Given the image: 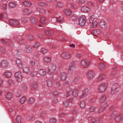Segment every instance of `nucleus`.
Instances as JSON below:
<instances>
[{
    "instance_id": "f257e3e1",
    "label": "nucleus",
    "mask_w": 123,
    "mask_h": 123,
    "mask_svg": "<svg viewBox=\"0 0 123 123\" xmlns=\"http://www.w3.org/2000/svg\"><path fill=\"white\" fill-rule=\"evenodd\" d=\"M56 69V66L55 63H52L49 67L47 73L50 75L52 74Z\"/></svg>"
},
{
    "instance_id": "f03ea898",
    "label": "nucleus",
    "mask_w": 123,
    "mask_h": 123,
    "mask_svg": "<svg viewBox=\"0 0 123 123\" xmlns=\"http://www.w3.org/2000/svg\"><path fill=\"white\" fill-rule=\"evenodd\" d=\"M110 112L109 115L110 118H114L115 116L117 115L118 112L114 110V107H112L110 109Z\"/></svg>"
},
{
    "instance_id": "7ed1b4c3",
    "label": "nucleus",
    "mask_w": 123,
    "mask_h": 123,
    "mask_svg": "<svg viewBox=\"0 0 123 123\" xmlns=\"http://www.w3.org/2000/svg\"><path fill=\"white\" fill-rule=\"evenodd\" d=\"M107 86V85L106 83H103L99 85L98 88V92L99 93H102L106 90Z\"/></svg>"
},
{
    "instance_id": "20e7f679",
    "label": "nucleus",
    "mask_w": 123,
    "mask_h": 123,
    "mask_svg": "<svg viewBox=\"0 0 123 123\" xmlns=\"http://www.w3.org/2000/svg\"><path fill=\"white\" fill-rule=\"evenodd\" d=\"M86 21L85 16H83L80 17L79 19V25L81 26H84Z\"/></svg>"
},
{
    "instance_id": "39448f33",
    "label": "nucleus",
    "mask_w": 123,
    "mask_h": 123,
    "mask_svg": "<svg viewBox=\"0 0 123 123\" xmlns=\"http://www.w3.org/2000/svg\"><path fill=\"white\" fill-rule=\"evenodd\" d=\"M90 64V61L88 59H83L81 61V65L83 66L84 68H85L88 66Z\"/></svg>"
},
{
    "instance_id": "423d86ee",
    "label": "nucleus",
    "mask_w": 123,
    "mask_h": 123,
    "mask_svg": "<svg viewBox=\"0 0 123 123\" xmlns=\"http://www.w3.org/2000/svg\"><path fill=\"white\" fill-rule=\"evenodd\" d=\"M15 77L17 81L19 82L21 81L22 77L20 72H18L16 73L15 74Z\"/></svg>"
},
{
    "instance_id": "0eeeda50",
    "label": "nucleus",
    "mask_w": 123,
    "mask_h": 123,
    "mask_svg": "<svg viewBox=\"0 0 123 123\" xmlns=\"http://www.w3.org/2000/svg\"><path fill=\"white\" fill-rule=\"evenodd\" d=\"M75 66V63L74 62H73L70 63L68 69V72L69 73L71 74L72 73Z\"/></svg>"
},
{
    "instance_id": "6e6552de",
    "label": "nucleus",
    "mask_w": 123,
    "mask_h": 123,
    "mask_svg": "<svg viewBox=\"0 0 123 123\" xmlns=\"http://www.w3.org/2000/svg\"><path fill=\"white\" fill-rule=\"evenodd\" d=\"M61 56L64 59H68L71 58V55L69 52H64L61 55Z\"/></svg>"
},
{
    "instance_id": "1a4fd4ad",
    "label": "nucleus",
    "mask_w": 123,
    "mask_h": 123,
    "mask_svg": "<svg viewBox=\"0 0 123 123\" xmlns=\"http://www.w3.org/2000/svg\"><path fill=\"white\" fill-rule=\"evenodd\" d=\"M94 72L90 70L88 71L86 74V75L87 77L89 79H91L94 77Z\"/></svg>"
},
{
    "instance_id": "9d476101",
    "label": "nucleus",
    "mask_w": 123,
    "mask_h": 123,
    "mask_svg": "<svg viewBox=\"0 0 123 123\" xmlns=\"http://www.w3.org/2000/svg\"><path fill=\"white\" fill-rule=\"evenodd\" d=\"M67 77V74L64 72L60 73L59 75V78L61 80H65Z\"/></svg>"
},
{
    "instance_id": "9b49d317",
    "label": "nucleus",
    "mask_w": 123,
    "mask_h": 123,
    "mask_svg": "<svg viewBox=\"0 0 123 123\" xmlns=\"http://www.w3.org/2000/svg\"><path fill=\"white\" fill-rule=\"evenodd\" d=\"M25 50L27 53L30 54L32 53L33 49L30 46L26 45L25 47Z\"/></svg>"
},
{
    "instance_id": "f8f14e48",
    "label": "nucleus",
    "mask_w": 123,
    "mask_h": 123,
    "mask_svg": "<svg viewBox=\"0 0 123 123\" xmlns=\"http://www.w3.org/2000/svg\"><path fill=\"white\" fill-rule=\"evenodd\" d=\"M10 24L12 26L18 25L19 24L16 20H11L9 21Z\"/></svg>"
},
{
    "instance_id": "ddd939ff",
    "label": "nucleus",
    "mask_w": 123,
    "mask_h": 123,
    "mask_svg": "<svg viewBox=\"0 0 123 123\" xmlns=\"http://www.w3.org/2000/svg\"><path fill=\"white\" fill-rule=\"evenodd\" d=\"M53 32L52 31L48 30H46L45 31V34L48 37L52 36L53 35Z\"/></svg>"
},
{
    "instance_id": "4468645a",
    "label": "nucleus",
    "mask_w": 123,
    "mask_h": 123,
    "mask_svg": "<svg viewBox=\"0 0 123 123\" xmlns=\"http://www.w3.org/2000/svg\"><path fill=\"white\" fill-rule=\"evenodd\" d=\"M81 11L84 12H87L90 11L91 9L87 6L82 7L81 8Z\"/></svg>"
},
{
    "instance_id": "2eb2a0df",
    "label": "nucleus",
    "mask_w": 123,
    "mask_h": 123,
    "mask_svg": "<svg viewBox=\"0 0 123 123\" xmlns=\"http://www.w3.org/2000/svg\"><path fill=\"white\" fill-rule=\"evenodd\" d=\"M106 100V96L105 95H103L100 97L99 99V102L100 103L104 102Z\"/></svg>"
},
{
    "instance_id": "dca6fc26",
    "label": "nucleus",
    "mask_w": 123,
    "mask_h": 123,
    "mask_svg": "<svg viewBox=\"0 0 123 123\" xmlns=\"http://www.w3.org/2000/svg\"><path fill=\"white\" fill-rule=\"evenodd\" d=\"M38 73L40 75L44 76L45 75L46 73V72L45 69H41L38 71Z\"/></svg>"
},
{
    "instance_id": "f3484780",
    "label": "nucleus",
    "mask_w": 123,
    "mask_h": 123,
    "mask_svg": "<svg viewBox=\"0 0 123 123\" xmlns=\"http://www.w3.org/2000/svg\"><path fill=\"white\" fill-rule=\"evenodd\" d=\"M98 66L99 69L102 71L104 70L106 68L105 65L102 63H99Z\"/></svg>"
},
{
    "instance_id": "a211bd4d",
    "label": "nucleus",
    "mask_w": 123,
    "mask_h": 123,
    "mask_svg": "<svg viewBox=\"0 0 123 123\" xmlns=\"http://www.w3.org/2000/svg\"><path fill=\"white\" fill-rule=\"evenodd\" d=\"M79 90L77 89H74L72 90V94L73 95L74 97H77L78 95Z\"/></svg>"
},
{
    "instance_id": "6ab92c4d",
    "label": "nucleus",
    "mask_w": 123,
    "mask_h": 123,
    "mask_svg": "<svg viewBox=\"0 0 123 123\" xmlns=\"http://www.w3.org/2000/svg\"><path fill=\"white\" fill-rule=\"evenodd\" d=\"M117 91V89L114 86H113L111 90V95H113L115 94Z\"/></svg>"
},
{
    "instance_id": "aec40b11",
    "label": "nucleus",
    "mask_w": 123,
    "mask_h": 123,
    "mask_svg": "<svg viewBox=\"0 0 123 123\" xmlns=\"http://www.w3.org/2000/svg\"><path fill=\"white\" fill-rule=\"evenodd\" d=\"M100 25L103 29H105L107 27V24L104 21H102L100 23Z\"/></svg>"
},
{
    "instance_id": "412c9836",
    "label": "nucleus",
    "mask_w": 123,
    "mask_h": 123,
    "mask_svg": "<svg viewBox=\"0 0 123 123\" xmlns=\"http://www.w3.org/2000/svg\"><path fill=\"white\" fill-rule=\"evenodd\" d=\"M106 77V76L105 74H101L99 75L97 80L98 81L101 80L105 79Z\"/></svg>"
},
{
    "instance_id": "4be33fe9",
    "label": "nucleus",
    "mask_w": 123,
    "mask_h": 123,
    "mask_svg": "<svg viewBox=\"0 0 123 123\" xmlns=\"http://www.w3.org/2000/svg\"><path fill=\"white\" fill-rule=\"evenodd\" d=\"M79 80V77L78 76H76L73 79L72 81V83L74 84H77L79 83L78 81Z\"/></svg>"
},
{
    "instance_id": "5701e85b",
    "label": "nucleus",
    "mask_w": 123,
    "mask_h": 123,
    "mask_svg": "<svg viewBox=\"0 0 123 123\" xmlns=\"http://www.w3.org/2000/svg\"><path fill=\"white\" fill-rule=\"evenodd\" d=\"M22 4L23 5L27 7H30L32 5V4L31 2L27 1L23 2Z\"/></svg>"
},
{
    "instance_id": "b1692460",
    "label": "nucleus",
    "mask_w": 123,
    "mask_h": 123,
    "mask_svg": "<svg viewBox=\"0 0 123 123\" xmlns=\"http://www.w3.org/2000/svg\"><path fill=\"white\" fill-rule=\"evenodd\" d=\"M8 64L7 61L6 60L2 61L1 63V66L4 68L8 66Z\"/></svg>"
},
{
    "instance_id": "393cba45",
    "label": "nucleus",
    "mask_w": 123,
    "mask_h": 123,
    "mask_svg": "<svg viewBox=\"0 0 123 123\" xmlns=\"http://www.w3.org/2000/svg\"><path fill=\"white\" fill-rule=\"evenodd\" d=\"M123 116L122 115L119 114L117 115L116 118V122H119L121 120L123 117Z\"/></svg>"
},
{
    "instance_id": "a878e982",
    "label": "nucleus",
    "mask_w": 123,
    "mask_h": 123,
    "mask_svg": "<svg viewBox=\"0 0 123 123\" xmlns=\"http://www.w3.org/2000/svg\"><path fill=\"white\" fill-rule=\"evenodd\" d=\"M43 60L44 62L47 63L51 62V59L49 57H45L43 58Z\"/></svg>"
},
{
    "instance_id": "bb28decb",
    "label": "nucleus",
    "mask_w": 123,
    "mask_h": 123,
    "mask_svg": "<svg viewBox=\"0 0 123 123\" xmlns=\"http://www.w3.org/2000/svg\"><path fill=\"white\" fill-rule=\"evenodd\" d=\"M100 31L98 30H96L93 31L92 32V34L94 35V37H97V36L99 33Z\"/></svg>"
},
{
    "instance_id": "cd10ccee",
    "label": "nucleus",
    "mask_w": 123,
    "mask_h": 123,
    "mask_svg": "<svg viewBox=\"0 0 123 123\" xmlns=\"http://www.w3.org/2000/svg\"><path fill=\"white\" fill-rule=\"evenodd\" d=\"M16 63L19 68H21L22 67V63L21 60L19 59H18L16 61Z\"/></svg>"
},
{
    "instance_id": "c85d7f7f",
    "label": "nucleus",
    "mask_w": 123,
    "mask_h": 123,
    "mask_svg": "<svg viewBox=\"0 0 123 123\" xmlns=\"http://www.w3.org/2000/svg\"><path fill=\"white\" fill-rule=\"evenodd\" d=\"M63 12L66 15L69 16L71 14L72 12L70 9H67L65 10Z\"/></svg>"
},
{
    "instance_id": "c756f323",
    "label": "nucleus",
    "mask_w": 123,
    "mask_h": 123,
    "mask_svg": "<svg viewBox=\"0 0 123 123\" xmlns=\"http://www.w3.org/2000/svg\"><path fill=\"white\" fill-rule=\"evenodd\" d=\"M47 86L49 87H51L52 86L53 84L51 80L48 79L46 81Z\"/></svg>"
},
{
    "instance_id": "7c9ffc66",
    "label": "nucleus",
    "mask_w": 123,
    "mask_h": 123,
    "mask_svg": "<svg viewBox=\"0 0 123 123\" xmlns=\"http://www.w3.org/2000/svg\"><path fill=\"white\" fill-rule=\"evenodd\" d=\"M72 88H69L66 94V97H68L70 96L71 94L72 93Z\"/></svg>"
},
{
    "instance_id": "2f4dec72",
    "label": "nucleus",
    "mask_w": 123,
    "mask_h": 123,
    "mask_svg": "<svg viewBox=\"0 0 123 123\" xmlns=\"http://www.w3.org/2000/svg\"><path fill=\"white\" fill-rule=\"evenodd\" d=\"M12 97V93L10 92H8L6 96V98L8 99H11Z\"/></svg>"
},
{
    "instance_id": "473e14b6",
    "label": "nucleus",
    "mask_w": 123,
    "mask_h": 123,
    "mask_svg": "<svg viewBox=\"0 0 123 123\" xmlns=\"http://www.w3.org/2000/svg\"><path fill=\"white\" fill-rule=\"evenodd\" d=\"M49 122L50 123H55L57 122V120L55 118H51L49 119Z\"/></svg>"
},
{
    "instance_id": "72a5a7b5",
    "label": "nucleus",
    "mask_w": 123,
    "mask_h": 123,
    "mask_svg": "<svg viewBox=\"0 0 123 123\" xmlns=\"http://www.w3.org/2000/svg\"><path fill=\"white\" fill-rule=\"evenodd\" d=\"M40 22L42 24H45L46 23V21L45 18L43 17L41 18L40 19Z\"/></svg>"
},
{
    "instance_id": "f704fd0d",
    "label": "nucleus",
    "mask_w": 123,
    "mask_h": 123,
    "mask_svg": "<svg viewBox=\"0 0 123 123\" xmlns=\"http://www.w3.org/2000/svg\"><path fill=\"white\" fill-rule=\"evenodd\" d=\"M26 100V98L25 97H23L20 99L19 102L20 103L23 104L24 103Z\"/></svg>"
},
{
    "instance_id": "c9c22d12",
    "label": "nucleus",
    "mask_w": 123,
    "mask_h": 123,
    "mask_svg": "<svg viewBox=\"0 0 123 123\" xmlns=\"http://www.w3.org/2000/svg\"><path fill=\"white\" fill-rule=\"evenodd\" d=\"M86 103L83 101H81L80 104V106L81 108H83L86 106Z\"/></svg>"
},
{
    "instance_id": "e433bc0d",
    "label": "nucleus",
    "mask_w": 123,
    "mask_h": 123,
    "mask_svg": "<svg viewBox=\"0 0 123 123\" xmlns=\"http://www.w3.org/2000/svg\"><path fill=\"white\" fill-rule=\"evenodd\" d=\"M34 102V99L33 98H29L28 101V104H33Z\"/></svg>"
},
{
    "instance_id": "4c0bfd02",
    "label": "nucleus",
    "mask_w": 123,
    "mask_h": 123,
    "mask_svg": "<svg viewBox=\"0 0 123 123\" xmlns=\"http://www.w3.org/2000/svg\"><path fill=\"white\" fill-rule=\"evenodd\" d=\"M92 123H101L102 122L101 120L97 119L94 118L92 120Z\"/></svg>"
},
{
    "instance_id": "58836bf2",
    "label": "nucleus",
    "mask_w": 123,
    "mask_h": 123,
    "mask_svg": "<svg viewBox=\"0 0 123 123\" xmlns=\"http://www.w3.org/2000/svg\"><path fill=\"white\" fill-rule=\"evenodd\" d=\"M24 12L25 14H29L32 12V10L31 9H25L24 10Z\"/></svg>"
},
{
    "instance_id": "ea45409f",
    "label": "nucleus",
    "mask_w": 123,
    "mask_h": 123,
    "mask_svg": "<svg viewBox=\"0 0 123 123\" xmlns=\"http://www.w3.org/2000/svg\"><path fill=\"white\" fill-rule=\"evenodd\" d=\"M40 44L39 43L36 42L34 43L33 45V48L37 49L40 46Z\"/></svg>"
},
{
    "instance_id": "a19ab883",
    "label": "nucleus",
    "mask_w": 123,
    "mask_h": 123,
    "mask_svg": "<svg viewBox=\"0 0 123 123\" xmlns=\"http://www.w3.org/2000/svg\"><path fill=\"white\" fill-rule=\"evenodd\" d=\"M40 52L43 54H46L48 52V50L44 48H42L41 49Z\"/></svg>"
},
{
    "instance_id": "79ce46f5",
    "label": "nucleus",
    "mask_w": 123,
    "mask_h": 123,
    "mask_svg": "<svg viewBox=\"0 0 123 123\" xmlns=\"http://www.w3.org/2000/svg\"><path fill=\"white\" fill-rule=\"evenodd\" d=\"M28 18H23L21 19L22 22V24H25L28 21Z\"/></svg>"
},
{
    "instance_id": "37998d69",
    "label": "nucleus",
    "mask_w": 123,
    "mask_h": 123,
    "mask_svg": "<svg viewBox=\"0 0 123 123\" xmlns=\"http://www.w3.org/2000/svg\"><path fill=\"white\" fill-rule=\"evenodd\" d=\"M16 4L14 2H10L9 4V7L11 8L14 7H15Z\"/></svg>"
},
{
    "instance_id": "c03bdc74",
    "label": "nucleus",
    "mask_w": 123,
    "mask_h": 123,
    "mask_svg": "<svg viewBox=\"0 0 123 123\" xmlns=\"http://www.w3.org/2000/svg\"><path fill=\"white\" fill-rule=\"evenodd\" d=\"M5 75L7 78H10L12 76V74L10 72H7L5 73Z\"/></svg>"
},
{
    "instance_id": "a18cd8bd",
    "label": "nucleus",
    "mask_w": 123,
    "mask_h": 123,
    "mask_svg": "<svg viewBox=\"0 0 123 123\" xmlns=\"http://www.w3.org/2000/svg\"><path fill=\"white\" fill-rule=\"evenodd\" d=\"M47 113L45 111H43L40 113V116L41 117H45L47 115Z\"/></svg>"
},
{
    "instance_id": "49530a36",
    "label": "nucleus",
    "mask_w": 123,
    "mask_h": 123,
    "mask_svg": "<svg viewBox=\"0 0 123 123\" xmlns=\"http://www.w3.org/2000/svg\"><path fill=\"white\" fill-rule=\"evenodd\" d=\"M34 117V115L32 114L30 115L27 118V120L28 121H31Z\"/></svg>"
},
{
    "instance_id": "de8ad7c7",
    "label": "nucleus",
    "mask_w": 123,
    "mask_h": 123,
    "mask_svg": "<svg viewBox=\"0 0 123 123\" xmlns=\"http://www.w3.org/2000/svg\"><path fill=\"white\" fill-rule=\"evenodd\" d=\"M21 116L19 115L18 116L16 119V120L18 123H20L21 122Z\"/></svg>"
},
{
    "instance_id": "09e8293b",
    "label": "nucleus",
    "mask_w": 123,
    "mask_h": 123,
    "mask_svg": "<svg viewBox=\"0 0 123 123\" xmlns=\"http://www.w3.org/2000/svg\"><path fill=\"white\" fill-rule=\"evenodd\" d=\"M37 84L36 82H34L32 85V88L34 89H36L37 88Z\"/></svg>"
},
{
    "instance_id": "8fccbe9b",
    "label": "nucleus",
    "mask_w": 123,
    "mask_h": 123,
    "mask_svg": "<svg viewBox=\"0 0 123 123\" xmlns=\"http://www.w3.org/2000/svg\"><path fill=\"white\" fill-rule=\"evenodd\" d=\"M90 111L91 112H93L95 110L96 108L94 106H91L89 108Z\"/></svg>"
},
{
    "instance_id": "3c124183",
    "label": "nucleus",
    "mask_w": 123,
    "mask_h": 123,
    "mask_svg": "<svg viewBox=\"0 0 123 123\" xmlns=\"http://www.w3.org/2000/svg\"><path fill=\"white\" fill-rule=\"evenodd\" d=\"M95 17L94 15H92L90 17V22L92 23L95 19Z\"/></svg>"
},
{
    "instance_id": "603ef678",
    "label": "nucleus",
    "mask_w": 123,
    "mask_h": 123,
    "mask_svg": "<svg viewBox=\"0 0 123 123\" xmlns=\"http://www.w3.org/2000/svg\"><path fill=\"white\" fill-rule=\"evenodd\" d=\"M105 109V107L103 106H102L99 109L98 113H100L103 111Z\"/></svg>"
},
{
    "instance_id": "864d4df0",
    "label": "nucleus",
    "mask_w": 123,
    "mask_h": 123,
    "mask_svg": "<svg viewBox=\"0 0 123 123\" xmlns=\"http://www.w3.org/2000/svg\"><path fill=\"white\" fill-rule=\"evenodd\" d=\"M8 83L11 85H12L14 84V81L10 79L8 80Z\"/></svg>"
},
{
    "instance_id": "5fc2aeb1",
    "label": "nucleus",
    "mask_w": 123,
    "mask_h": 123,
    "mask_svg": "<svg viewBox=\"0 0 123 123\" xmlns=\"http://www.w3.org/2000/svg\"><path fill=\"white\" fill-rule=\"evenodd\" d=\"M57 21L60 23H62L63 22V18L61 17H59L57 19Z\"/></svg>"
},
{
    "instance_id": "6e6d98bb",
    "label": "nucleus",
    "mask_w": 123,
    "mask_h": 123,
    "mask_svg": "<svg viewBox=\"0 0 123 123\" xmlns=\"http://www.w3.org/2000/svg\"><path fill=\"white\" fill-rule=\"evenodd\" d=\"M39 5L43 6H45L46 5V3L45 2H39L38 3Z\"/></svg>"
},
{
    "instance_id": "4d7b16f0",
    "label": "nucleus",
    "mask_w": 123,
    "mask_h": 123,
    "mask_svg": "<svg viewBox=\"0 0 123 123\" xmlns=\"http://www.w3.org/2000/svg\"><path fill=\"white\" fill-rule=\"evenodd\" d=\"M23 70L26 73H28L30 72L29 68L27 67H25L24 68Z\"/></svg>"
},
{
    "instance_id": "13d9d810",
    "label": "nucleus",
    "mask_w": 123,
    "mask_h": 123,
    "mask_svg": "<svg viewBox=\"0 0 123 123\" xmlns=\"http://www.w3.org/2000/svg\"><path fill=\"white\" fill-rule=\"evenodd\" d=\"M36 18L34 17L32 18L31 19V22L32 24H35L36 22Z\"/></svg>"
},
{
    "instance_id": "bf43d9fd",
    "label": "nucleus",
    "mask_w": 123,
    "mask_h": 123,
    "mask_svg": "<svg viewBox=\"0 0 123 123\" xmlns=\"http://www.w3.org/2000/svg\"><path fill=\"white\" fill-rule=\"evenodd\" d=\"M71 112L73 115H75L78 112L76 109H74L72 110Z\"/></svg>"
},
{
    "instance_id": "052dcab7",
    "label": "nucleus",
    "mask_w": 123,
    "mask_h": 123,
    "mask_svg": "<svg viewBox=\"0 0 123 123\" xmlns=\"http://www.w3.org/2000/svg\"><path fill=\"white\" fill-rule=\"evenodd\" d=\"M92 26L93 28H95L96 27L98 23L97 22L94 21V22H92Z\"/></svg>"
},
{
    "instance_id": "680f3d73",
    "label": "nucleus",
    "mask_w": 123,
    "mask_h": 123,
    "mask_svg": "<svg viewBox=\"0 0 123 123\" xmlns=\"http://www.w3.org/2000/svg\"><path fill=\"white\" fill-rule=\"evenodd\" d=\"M78 16L75 14H74L71 17V18L72 20H75L78 18Z\"/></svg>"
},
{
    "instance_id": "e2e57ef3",
    "label": "nucleus",
    "mask_w": 123,
    "mask_h": 123,
    "mask_svg": "<svg viewBox=\"0 0 123 123\" xmlns=\"http://www.w3.org/2000/svg\"><path fill=\"white\" fill-rule=\"evenodd\" d=\"M87 94L86 93L83 92L82 95L80 96V98H82L86 96Z\"/></svg>"
},
{
    "instance_id": "0e129e2a",
    "label": "nucleus",
    "mask_w": 123,
    "mask_h": 123,
    "mask_svg": "<svg viewBox=\"0 0 123 123\" xmlns=\"http://www.w3.org/2000/svg\"><path fill=\"white\" fill-rule=\"evenodd\" d=\"M60 85V83L59 82H56L55 84V88L57 89H59L58 88Z\"/></svg>"
},
{
    "instance_id": "69168bd1",
    "label": "nucleus",
    "mask_w": 123,
    "mask_h": 123,
    "mask_svg": "<svg viewBox=\"0 0 123 123\" xmlns=\"http://www.w3.org/2000/svg\"><path fill=\"white\" fill-rule=\"evenodd\" d=\"M64 105L65 107H67L69 105V103L67 101H65L63 102Z\"/></svg>"
},
{
    "instance_id": "338daca9",
    "label": "nucleus",
    "mask_w": 123,
    "mask_h": 123,
    "mask_svg": "<svg viewBox=\"0 0 123 123\" xmlns=\"http://www.w3.org/2000/svg\"><path fill=\"white\" fill-rule=\"evenodd\" d=\"M85 1V0H78L77 3L79 4H82Z\"/></svg>"
},
{
    "instance_id": "774afa93",
    "label": "nucleus",
    "mask_w": 123,
    "mask_h": 123,
    "mask_svg": "<svg viewBox=\"0 0 123 123\" xmlns=\"http://www.w3.org/2000/svg\"><path fill=\"white\" fill-rule=\"evenodd\" d=\"M1 52L2 53H4L5 52V49L4 47H2L0 49Z\"/></svg>"
}]
</instances>
